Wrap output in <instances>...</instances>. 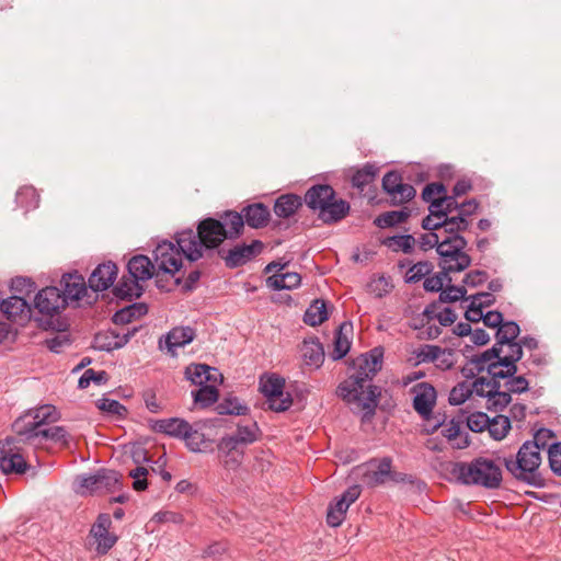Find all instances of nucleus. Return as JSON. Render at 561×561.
Segmentation results:
<instances>
[{
  "label": "nucleus",
  "instance_id": "nucleus-1",
  "mask_svg": "<svg viewBox=\"0 0 561 561\" xmlns=\"http://www.w3.org/2000/svg\"><path fill=\"white\" fill-rule=\"evenodd\" d=\"M243 233V220L236 210H225L217 218L206 217L198 221L196 231L185 229L175 233V240L185 259L196 262L210 256L226 240H236Z\"/></svg>",
  "mask_w": 561,
  "mask_h": 561
},
{
  "label": "nucleus",
  "instance_id": "nucleus-2",
  "mask_svg": "<svg viewBox=\"0 0 561 561\" xmlns=\"http://www.w3.org/2000/svg\"><path fill=\"white\" fill-rule=\"evenodd\" d=\"M382 350L375 347L371 351L353 359L354 373L342 381L336 393L363 419H370L379 402L380 388L371 383L374 377L382 367Z\"/></svg>",
  "mask_w": 561,
  "mask_h": 561
},
{
  "label": "nucleus",
  "instance_id": "nucleus-3",
  "mask_svg": "<svg viewBox=\"0 0 561 561\" xmlns=\"http://www.w3.org/2000/svg\"><path fill=\"white\" fill-rule=\"evenodd\" d=\"M556 436L550 428L541 427L531 440H526L519 447L515 458H504L506 470L518 481L541 489L546 481L539 472L541 465L540 450L549 448V440Z\"/></svg>",
  "mask_w": 561,
  "mask_h": 561
},
{
  "label": "nucleus",
  "instance_id": "nucleus-4",
  "mask_svg": "<svg viewBox=\"0 0 561 561\" xmlns=\"http://www.w3.org/2000/svg\"><path fill=\"white\" fill-rule=\"evenodd\" d=\"M450 473L462 484L489 490L499 489L503 480L501 466L486 457H478L470 462H455Z\"/></svg>",
  "mask_w": 561,
  "mask_h": 561
},
{
  "label": "nucleus",
  "instance_id": "nucleus-5",
  "mask_svg": "<svg viewBox=\"0 0 561 561\" xmlns=\"http://www.w3.org/2000/svg\"><path fill=\"white\" fill-rule=\"evenodd\" d=\"M336 193L329 184H314L305 194L304 202L325 225H334L343 220L350 213L347 201L335 198Z\"/></svg>",
  "mask_w": 561,
  "mask_h": 561
},
{
  "label": "nucleus",
  "instance_id": "nucleus-6",
  "mask_svg": "<svg viewBox=\"0 0 561 561\" xmlns=\"http://www.w3.org/2000/svg\"><path fill=\"white\" fill-rule=\"evenodd\" d=\"M468 242L465 238H456L454 241L445 238L438 245V266L442 275L459 273L471 265V257L463 250Z\"/></svg>",
  "mask_w": 561,
  "mask_h": 561
},
{
  "label": "nucleus",
  "instance_id": "nucleus-7",
  "mask_svg": "<svg viewBox=\"0 0 561 561\" xmlns=\"http://www.w3.org/2000/svg\"><path fill=\"white\" fill-rule=\"evenodd\" d=\"M285 379L276 374L260 378V391L266 398L267 408L274 412H285L293 404L289 392L284 391Z\"/></svg>",
  "mask_w": 561,
  "mask_h": 561
},
{
  "label": "nucleus",
  "instance_id": "nucleus-8",
  "mask_svg": "<svg viewBox=\"0 0 561 561\" xmlns=\"http://www.w3.org/2000/svg\"><path fill=\"white\" fill-rule=\"evenodd\" d=\"M415 396L413 399V408L414 410L427 421H432V428L428 431L430 433L436 432L440 426L445 424L446 415L445 414H436L433 415V408L436 403V390L428 382L417 383L413 388Z\"/></svg>",
  "mask_w": 561,
  "mask_h": 561
},
{
  "label": "nucleus",
  "instance_id": "nucleus-9",
  "mask_svg": "<svg viewBox=\"0 0 561 561\" xmlns=\"http://www.w3.org/2000/svg\"><path fill=\"white\" fill-rule=\"evenodd\" d=\"M183 257H185L184 251L175 239L174 242L163 240L153 250L156 266L159 271L171 276H174L181 270Z\"/></svg>",
  "mask_w": 561,
  "mask_h": 561
},
{
  "label": "nucleus",
  "instance_id": "nucleus-10",
  "mask_svg": "<svg viewBox=\"0 0 561 561\" xmlns=\"http://www.w3.org/2000/svg\"><path fill=\"white\" fill-rule=\"evenodd\" d=\"M79 486L89 493L114 492L123 486L122 474L112 469L102 468L90 476L78 477Z\"/></svg>",
  "mask_w": 561,
  "mask_h": 561
},
{
  "label": "nucleus",
  "instance_id": "nucleus-11",
  "mask_svg": "<svg viewBox=\"0 0 561 561\" xmlns=\"http://www.w3.org/2000/svg\"><path fill=\"white\" fill-rule=\"evenodd\" d=\"M264 249L261 240H253L250 244L238 243L229 250H218V255L224 260L228 268H237L245 265L260 255Z\"/></svg>",
  "mask_w": 561,
  "mask_h": 561
},
{
  "label": "nucleus",
  "instance_id": "nucleus-12",
  "mask_svg": "<svg viewBox=\"0 0 561 561\" xmlns=\"http://www.w3.org/2000/svg\"><path fill=\"white\" fill-rule=\"evenodd\" d=\"M30 468L28 463L15 446V438L0 439V470L4 474H23Z\"/></svg>",
  "mask_w": 561,
  "mask_h": 561
},
{
  "label": "nucleus",
  "instance_id": "nucleus-13",
  "mask_svg": "<svg viewBox=\"0 0 561 561\" xmlns=\"http://www.w3.org/2000/svg\"><path fill=\"white\" fill-rule=\"evenodd\" d=\"M360 492L359 485H351L335 502L330 503L327 512V523L329 526L339 527L343 523L350 505L359 497Z\"/></svg>",
  "mask_w": 561,
  "mask_h": 561
},
{
  "label": "nucleus",
  "instance_id": "nucleus-14",
  "mask_svg": "<svg viewBox=\"0 0 561 561\" xmlns=\"http://www.w3.org/2000/svg\"><path fill=\"white\" fill-rule=\"evenodd\" d=\"M34 307L44 316H54L67 307V301L58 287L48 286L36 294Z\"/></svg>",
  "mask_w": 561,
  "mask_h": 561
},
{
  "label": "nucleus",
  "instance_id": "nucleus-15",
  "mask_svg": "<svg viewBox=\"0 0 561 561\" xmlns=\"http://www.w3.org/2000/svg\"><path fill=\"white\" fill-rule=\"evenodd\" d=\"M111 525L112 520L110 515L102 513L98 516L90 529V536L96 543L95 550L100 554H106L118 540L116 535L108 531Z\"/></svg>",
  "mask_w": 561,
  "mask_h": 561
},
{
  "label": "nucleus",
  "instance_id": "nucleus-16",
  "mask_svg": "<svg viewBox=\"0 0 561 561\" xmlns=\"http://www.w3.org/2000/svg\"><path fill=\"white\" fill-rule=\"evenodd\" d=\"M138 331V328L127 329L119 332L114 329H108L95 334L93 339V347L98 351L112 352L125 346L131 336Z\"/></svg>",
  "mask_w": 561,
  "mask_h": 561
},
{
  "label": "nucleus",
  "instance_id": "nucleus-17",
  "mask_svg": "<svg viewBox=\"0 0 561 561\" xmlns=\"http://www.w3.org/2000/svg\"><path fill=\"white\" fill-rule=\"evenodd\" d=\"M196 330L192 327H175L159 340L160 350L165 348L170 354L175 355V350L184 347L194 341Z\"/></svg>",
  "mask_w": 561,
  "mask_h": 561
},
{
  "label": "nucleus",
  "instance_id": "nucleus-18",
  "mask_svg": "<svg viewBox=\"0 0 561 561\" xmlns=\"http://www.w3.org/2000/svg\"><path fill=\"white\" fill-rule=\"evenodd\" d=\"M117 273L118 267L114 262L107 261L101 263L91 273L88 279L89 287L95 293L104 291L113 286Z\"/></svg>",
  "mask_w": 561,
  "mask_h": 561
},
{
  "label": "nucleus",
  "instance_id": "nucleus-19",
  "mask_svg": "<svg viewBox=\"0 0 561 561\" xmlns=\"http://www.w3.org/2000/svg\"><path fill=\"white\" fill-rule=\"evenodd\" d=\"M0 310L5 318L13 322H21L30 319L31 308L27 301L20 296H11L0 300Z\"/></svg>",
  "mask_w": 561,
  "mask_h": 561
},
{
  "label": "nucleus",
  "instance_id": "nucleus-20",
  "mask_svg": "<svg viewBox=\"0 0 561 561\" xmlns=\"http://www.w3.org/2000/svg\"><path fill=\"white\" fill-rule=\"evenodd\" d=\"M60 286L62 287L61 296L67 302L69 300L78 301L88 293L85 279L77 271L64 274Z\"/></svg>",
  "mask_w": 561,
  "mask_h": 561
},
{
  "label": "nucleus",
  "instance_id": "nucleus-21",
  "mask_svg": "<svg viewBox=\"0 0 561 561\" xmlns=\"http://www.w3.org/2000/svg\"><path fill=\"white\" fill-rule=\"evenodd\" d=\"M239 215L242 217L243 226L248 225L253 229L264 228L271 219L270 208L263 203L249 204Z\"/></svg>",
  "mask_w": 561,
  "mask_h": 561
},
{
  "label": "nucleus",
  "instance_id": "nucleus-22",
  "mask_svg": "<svg viewBox=\"0 0 561 561\" xmlns=\"http://www.w3.org/2000/svg\"><path fill=\"white\" fill-rule=\"evenodd\" d=\"M353 336L352 322H342L334 333L333 351L330 354L333 360L342 359L351 350Z\"/></svg>",
  "mask_w": 561,
  "mask_h": 561
},
{
  "label": "nucleus",
  "instance_id": "nucleus-23",
  "mask_svg": "<svg viewBox=\"0 0 561 561\" xmlns=\"http://www.w3.org/2000/svg\"><path fill=\"white\" fill-rule=\"evenodd\" d=\"M150 427L156 433H161L170 437L182 439L183 436L187 435L190 423L180 417H170L154 420L151 422Z\"/></svg>",
  "mask_w": 561,
  "mask_h": 561
},
{
  "label": "nucleus",
  "instance_id": "nucleus-24",
  "mask_svg": "<svg viewBox=\"0 0 561 561\" xmlns=\"http://www.w3.org/2000/svg\"><path fill=\"white\" fill-rule=\"evenodd\" d=\"M34 420L26 411L23 415L19 416L12 424V431L21 437L24 443L36 444L41 428L33 424Z\"/></svg>",
  "mask_w": 561,
  "mask_h": 561
},
{
  "label": "nucleus",
  "instance_id": "nucleus-25",
  "mask_svg": "<svg viewBox=\"0 0 561 561\" xmlns=\"http://www.w3.org/2000/svg\"><path fill=\"white\" fill-rule=\"evenodd\" d=\"M156 264L142 254L133 256L127 264L128 274L136 280H148L153 277Z\"/></svg>",
  "mask_w": 561,
  "mask_h": 561
},
{
  "label": "nucleus",
  "instance_id": "nucleus-26",
  "mask_svg": "<svg viewBox=\"0 0 561 561\" xmlns=\"http://www.w3.org/2000/svg\"><path fill=\"white\" fill-rule=\"evenodd\" d=\"M304 199L294 193L283 194L274 203V213L279 218H289L302 206Z\"/></svg>",
  "mask_w": 561,
  "mask_h": 561
},
{
  "label": "nucleus",
  "instance_id": "nucleus-27",
  "mask_svg": "<svg viewBox=\"0 0 561 561\" xmlns=\"http://www.w3.org/2000/svg\"><path fill=\"white\" fill-rule=\"evenodd\" d=\"M142 291L144 287L130 275L128 277L123 276L113 289L114 296L123 300L139 298L142 295Z\"/></svg>",
  "mask_w": 561,
  "mask_h": 561
},
{
  "label": "nucleus",
  "instance_id": "nucleus-28",
  "mask_svg": "<svg viewBox=\"0 0 561 561\" xmlns=\"http://www.w3.org/2000/svg\"><path fill=\"white\" fill-rule=\"evenodd\" d=\"M301 354L305 363L316 368H319L324 360V348L318 339L305 340Z\"/></svg>",
  "mask_w": 561,
  "mask_h": 561
},
{
  "label": "nucleus",
  "instance_id": "nucleus-29",
  "mask_svg": "<svg viewBox=\"0 0 561 561\" xmlns=\"http://www.w3.org/2000/svg\"><path fill=\"white\" fill-rule=\"evenodd\" d=\"M443 229L439 232L443 238H447L450 241H454L456 238H463L461 232L468 230L470 221L469 219H463L462 217L455 216H445L443 218Z\"/></svg>",
  "mask_w": 561,
  "mask_h": 561
},
{
  "label": "nucleus",
  "instance_id": "nucleus-30",
  "mask_svg": "<svg viewBox=\"0 0 561 561\" xmlns=\"http://www.w3.org/2000/svg\"><path fill=\"white\" fill-rule=\"evenodd\" d=\"M378 173L379 168L375 163L367 162L354 171L351 178L352 186L363 192L367 185L376 180Z\"/></svg>",
  "mask_w": 561,
  "mask_h": 561
},
{
  "label": "nucleus",
  "instance_id": "nucleus-31",
  "mask_svg": "<svg viewBox=\"0 0 561 561\" xmlns=\"http://www.w3.org/2000/svg\"><path fill=\"white\" fill-rule=\"evenodd\" d=\"M392 460L389 457L382 458L375 470H368L364 474V483L374 488L383 484L390 477Z\"/></svg>",
  "mask_w": 561,
  "mask_h": 561
},
{
  "label": "nucleus",
  "instance_id": "nucleus-32",
  "mask_svg": "<svg viewBox=\"0 0 561 561\" xmlns=\"http://www.w3.org/2000/svg\"><path fill=\"white\" fill-rule=\"evenodd\" d=\"M148 312V307L142 302H134L125 308L117 310L112 318L115 324H128L135 319H139Z\"/></svg>",
  "mask_w": 561,
  "mask_h": 561
},
{
  "label": "nucleus",
  "instance_id": "nucleus-33",
  "mask_svg": "<svg viewBox=\"0 0 561 561\" xmlns=\"http://www.w3.org/2000/svg\"><path fill=\"white\" fill-rule=\"evenodd\" d=\"M219 415H248L250 408L242 403L237 397L228 396L224 398L215 408Z\"/></svg>",
  "mask_w": 561,
  "mask_h": 561
},
{
  "label": "nucleus",
  "instance_id": "nucleus-34",
  "mask_svg": "<svg viewBox=\"0 0 561 561\" xmlns=\"http://www.w3.org/2000/svg\"><path fill=\"white\" fill-rule=\"evenodd\" d=\"M28 415L34 420L33 424L43 428L44 425L57 422L60 417L57 409L51 404H44L37 408L27 410Z\"/></svg>",
  "mask_w": 561,
  "mask_h": 561
},
{
  "label": "nucleus",
  "instance_id": "nucleus-35",
  "mask_svg": "<svg viewBox=\"0 0 561 561\" xmlns=\"http://www.w3.org/2000/svg\"><path fill=\"white\" fill-rule=\"evenodd\" d=\"M461 203H458L457 196L453 195H442L438 197L436 202H432V205L428 206V210L433 215L437 216H454L453 213L457 211L460 207Z\"/></svg>",
  "mask_w": 561,
  "mask_h": 561
},
{
  "label": "nucleus",
  "instance_id": "nucleus-36",
  "mask_svg": "<svg viewBox=\"0 0 561 561\" xmlns=\"http://www.w3.org/2000/svg\"><path fill=\"white\" fill-rule=\"evenodd\" d=\"M215 371V368L206 364H192L185 368V377L194 385L207 386L206 383L214 378Z\"/></svg>",
  "mask_w": 561,
  "mask_h": 561
},
{
  "label": "nucleus",
  "instance_id": "nucleus-37",
  "mask_svg": "<svg viewBox=\"0 0 561 561\" xmlns=\"http://www.w3.org/2000/svg\"><path fill=\"white\" fill-rule=\"evenodd\" d=\"M328 319L325 301L316 299L304 314L305 323L316 327L323 323Z\"/></svg>",
  "mask_w": 561,
  "mask_h": 561
},
{
  "label": "nucleus",
  "instance_id": "nucleus-38",
  "mask_svg": "<svg viewBox=\"0 0 561 561\" xmlns=\"http://www.w3.org/2000/svg\"><path fill=\"white\" fill-rule=\"evenodd\" d=\"M15 203L20 208L28 211L38 207L39 195L33 186H23L16 192Z\"/></svg>",
  "mask_w": 561,
  "mask_h": 561
},
{
  "label": "nucleus",
  "instance_id": "nucleus-39",
  "mask_svg": "<svg viewBox=\"0 0 561 561\" xmlns=\"http://www.w3.org/2000/svg\"><path fill=\"white\" fill-rule=\"evenodd\" d=\"M410 215L411 211L407 207L400 210L386 211L376 218L375 224L380 228H390L407 221Z\"/></svg>",
  "mask_w": 561,
  "mask_h": 561
},
{
  "label": "nucleus",
  "instance_id": "nucleus-40",
  "mask_svg": "<svg viewBox=\"0 0 561 561\" xmlns=\"http://www.w3.org/2000/svg\"><path fill=\"white\" fill-rule=\"evenodd\" d=\"M38 434H39V437L36 442V445L41 444L43 440H51L54 443H58L64 446H67L70 440V434L64 426H51V427L41 428V432Z\"/></svg>",
  "mask_w": 561,
  "mask_h": 561
},
{
  "label": "nucleus",
  "instance_id": "nucleus-41",
  "mask_svg": "<svg viewBox=\"0 0 561 561\" xmlns=\"http://www.w3.org/2000/svg\"><path fill=\"white\" fill-rule=\"evenodd\" d=\"M442 435L449 442H454V447L458 449L466 448L470 444L468 435H461L459 422L455 420H451L449 424L443 428Z\"/></svg>",
  "mask_w": 561,
  "mask_h": 561
},
{
  "label": "nucleus",
  "instance_id": "nucleus-42",
  "mask_svg": "<svg viewBox=\"0 0 561 561\" xmlns=\"http://www.w3.org/2000/svg\"><path fill=\"white\" fill-rule=\"evenodd\" d=\"M387 195L390 197L393 206H399L413 199L416 195V191L411 184L402 182L400 185H396L390 190Z\"/></svg>",
  "mask_w": 561,
  "mask_h": 561
},
{
  "label": "nucleus",
  "instance_id": "nucleus-43",
  "mask_svg": "<svg viewBox=\"0 0 561 561\" xmlns=\"http://www.w3.org/2000/svg\"><path fill=\"white\" fill-rule=\"evenodd\" d=\"M261 435V430L255 421L251 422L250 424L237 425V432L233 435L240 445H251L255 443Z\"/></svg>",
  "mask_w": 561,
  "mask_h": 561
},
{
  "label": "nucleus",
  "instance_id": "nucleus-44",
  "mask_svg": "<svg viewBox=\"0 0 561 561\" xmlns=\"http://www.w3.org/2000/svg\"><path fill=\"white\" fill-rule=\"evenodd\" d=\"M486 371L493 379H507L513 377L517 371V365H510L504 363L501 358L494 363L486 365Z\"/></svg>",
  "mask_w": 561,
  "mask_h": 561
},
{
  "label": "nucleus",
  "instance_id": "nucleus-45",
  "mask_svg": "<svg viewBox=\"0 0 561 561\" xmlns=\"http://www.w3.org/2000/svg\"><path fill=\"white\" fill-rule=\"evenodd\" d=\"M491 435L492 438L495 440L503 439L508 431L511 430V421L505 415H496L492 420L490 419V423L486 428Z\"/></svg>",
  "mask_w": 561,
  "mask_h": 561
},
{
  "label": "nucleus",
  "instance_id": "nucleus-46",
  "mask_svg": "<svg viewBox=\"0 0 561 561\" xmlns=\"http://www.w3.org/2000/svg\"><path fill=\"white\" fill-rule=\"evenodd\" d=\"M520 333V328L515 321H503L501 327L496 330L495 340L499 344H506L516 341Z\"/></svg>",
  "mask_w": 561,
  "mask_h": 561
},
{
  "label": "nucleus",
  "instance_id": "nucleus-47",
  "mask_svg": "<svg viewBox=\"0 0 561 561\" xmlns=\"http://www.w3.org/2000/svg\"><path fill=\"white\" fill-rule=\"evenodd\" d=\"M182 440L185 442L186 447L193 453H201L204 450V445L209 443L205 438V435L201 433L197 428H195L192 424H190V428L187 430V435L182 437Z\"/></svg>",
  "mask_w": 561,
  "mask_h": 561
},
{
  "label": "nucleus",
  "instance_id": "nucleus-48",
  "mask_svg": "<svg viewBox=\"0 0 561 561\" xmlns=\"http://www.w3.org/2000/svg\"><path fill=\"white\" fill-rule=\"evenodd\" d=\"M434 268V265L430 261H421L410 266L405 282L410 284H415L420 282L423 277L430 275Z\"/></svg>",
  "mask_w": 561,
  "mask_h": 561
},
{
  "label": "nucleus",
  "instance_id": "nucleus-49",
  "mask_svg": "<svg viewBox=\"0 0 561 561\" xmlns=\"http://www.w3.org/2000/svg\"><path fill=\"white\" fill-rule=\"evenodd\" d=\"M416 240L412 234H398L387 239L385 242L393 251H403L404 253H412Z\"/></svg>",
  "mask_w": 561,
  "mask_h": 561
},
{
  "label": "nucleus",
  "instance_id": "nucleus-50",
  "mask_svg": "<svg viewBox=\"0 0 561 561\" xmlns=\"http://www.w3.org/2000/svg\"><path fill=\"white\" fill-rule=\"evenodd\" d=\"M488 409L493 411L504 410L512 401L511 393L508 391H488Z\"/></svg>",
  "mask_w": 561,
  "mask_h": 561
},
{
  "label": "nucleus",
  "instance_id": "nucleus-51",
  "mask_svg": "<svg viewBox=\"0 0 561 561\" xmlns=\"http://www.w3.org/2000/svg\"><path fill=\"white\" fill-rule=\"evenodd\" d=\"M472 394V387L467 381L458 382L449 392L448 402L460 405Z\"/></svg>",
  "mask_w": 561,
  "mask_h": 561
},
{
  "label": "nucleus",
  "instance_id": "nucleus-52",
  "mask_svg": "<svg viewBox=\"0 0 561 561\" xmlns=\"http://www.w3.org/2000/svg\"><path fill=\"white\" fill-rule=\"evenodd\" d=\"M96 407L101 411H103L107 414H111V415H116L121 419L126 417V415L128 413L127 408L125 405H123L119 401L114 400V399L102 398V399L98 400Z\"/></svg>",
  "mask_w": 561,
  "mask_h": 561
},
{
  "label": "nucleus",
  "instance_id": "nucleus-53",
  "mask_svg": "<svg viewBox=\"0 0 561 561\" xmlns=\"http://www.w3.org/2000/svg\"><path fill=\"white\" fill-rule=\"evenodd\" d=\"M194 401L199 403L202 408H207L215 403L218 399V390L215 386H202L197 391L193 392Z\"/></svg>",
  "mask_w": 561,
  "mask_h": 561
},
{
  "label": "nucleus",
  "instance_id": "nucleus-54",
  "mask_svg": "<svg viewBox=\"0 0 561 561\" xmlns=\"http://www.w3.org/2000/svg\"><path fill=\"white\" fill-rule=\"evenodd\" d=\"M108 380V375L105 370L95 371L94 369H87L79 378L78 388L85 389L91 382L96 385H104Z\"/></svg>",
  "mask_w": 561,
  "mask_h": 561
},
{
  "label": "nucleus",
  "instance_id": "nucleus-55",
  "mask_svg": "<svg viewBox=\"0 0 561 561\" xmlns=\"http://www.w3.org/2000/svg\"><path fill=\"white\" fill-rule=\"evenodd\" d=\"M45 346L53 353L60 354L66 347L71 345V339L68 333L59 332L44 341Z\"/></svg>",
  "mask_w": 561,
  "mask_h": 561
},
{
  "label": "nucleus",
  "instance_id": "nucleus-56",
  "mask_svg": "<svg viewBox=\"0 0 561 561\" xmlns=\"http://www.w3.org/2000/svg\"><path fill=\"white\" fill-rule=\"evenodd\" d=\"M445 283H451L450 274L442 275V271L433 276H427L423 283V288L430 293H442Z\"/></svg>",
  "mask_w": 561,
  "mask_h": 561
},
{
  "label": "nucleus",
  "instance_id": "nucleus-57",
  "mask_svg": "<svg viewBox=\"0 0 561 561\" xmlns=\"http://www.w3.org/2000/svg\"><path fill=\"white\" fill-rule=\"evenodd\" d=\"M467 290L463 286L451 285L450 283L446 284V287L439 294L440 302H456L462 298H465Z\"/></svg>",
  "mask_w": 561,
  "mask_h": 561
},
{
  "label": "nucleus",
  "instance_id": "nucleus-58",
  "mask_svg": "<svg viewBox=\"0 0 561 561\" xmlns=\"http://www.w3.org/2000/svg\"><path fill=\"white\" fill-rule=\"evenodd\" d=\"M156 277V286L165 293L172 291L175 287L182 284V278L174 276H171L170 274H164L163 272L159 271L153 274Z\"/></svg>",
  "mask_w": 561,
  "mask_h": 561
},
{
  "label": "nucleus",
  "instance_id": "nucleus-59",
  "mask_svg": "<svg viewBox=\"0 0 561 561\" xmlns=\"http://www.w3.org/2000/svg\"><path fill=\"white\" fill-rule=\"evenodd\" d=\"M440 353V347L437 345L425 344L414 352L417 363H435Z\"/></svg>",
  "mask_w": 561,
  "mask_h": 561
},
{
  "label": "nucleus",
  "instance_id": "nucleus-60",
  "mask_svg": "<svg viewBox=\"0 0 561 561\" xmlns=\"http://www.w3.org/2000/svg\"><path fill=\"white\" fill-rule=\"evenodd\" d=\"M548 458L551 471L561 477V442H554L549 446Z\"/></svg>",
  "mask_w": 561,
  "mask_h": 561
},
{
  "label": "nucleus",
  "instance_id": "nucleus-61",
  "mask_svg": "<svg viewBox=\"0 0 561 561\" xmlns=\"http://www.w3.org/2000/svg\"><path fill=\"white\" fill-rule=\"evenodd\" d=\"M240 443L233 435L221 437L217 444L219 457L228 458L238 450Z\"/></svg>",
  "mask_w": 561,
  "mask_h": 561
},
{
  "label": "nucleus",
  "instance_id": "nucleus-62",
  "mask_svg": "<svg viewBox=\"0 0 561 561\" xmlns=\"http://www.w3.org/2000/svg\"><path fill=\"white\" fill-rule=\"evenodd\" d=\"M490 417L483 412L471 413L467 417V426L470 431L480 433L488 428Z\"/></svg>",
  "mask_w": 561,
  "mask_h": 561
},
{
  "label": "nucleus",
  "instance_id": "nucleus-63",
  "mask_svg": "<svg viewBox=\"0 0 561 561\" xmlns=\"http://www.w3.org/2000/svg\"><path fill=\"white\" fill-rule=\"evenodd\" d=\"M446 193V186L440 182H433L427 184L422 191V198L424 202H436L442 194Z\"/></svg>",
  "mask_w": 561,
  "mask_h": 561
},
{
  "label": "nucleus",
  "instance_id": "nucleus-64",
  "mask_svg": "<svg viewBox=\"0 0 561 561\" xmlns=\"http://www.w3.org/2000/svg\"><path fill=\"white\" fill-rule=\"evenodd\" d=\"M444 238L439 232H426L419 237L417 242L423 251L435 248L438 253V245Z\"/></svg>",
  "mask_w": 561,
  "mask_h": 561
}]
</instances>
